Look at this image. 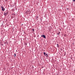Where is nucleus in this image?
<instances>
[{
    "label": "nucleus",
    "mask_w": 75,
    "mask_h": 75,
    "mask_svg": "<svg viewBox=\"0 0 75 75\" xmlns=\"http://www.w3.org/2000/svg\"><path fill=\"white\" fill-rule=\"evenodd\" d=\"M1 7L2 8V11H4V10H5V8H4V7H3V6H1Z\"/></svg>",
    "instance_id": "f257e3e1"
},
{
    "label": "nucleus",
    "mask_w": 75,
    "mask_h": 75,
    "mask_svg": "<svg viewBox=\"0 0 75 75\" xmlns=\"http://www.w3.org/2000/svg\"><path fill=\"white\" fill-rule=\"evenodd\" d=\"M42 37H43L44 38H46V37H45V35H41Z\"/></svg>",
    "instance_id": "f03ea898"
},
{
    "label": "nucleus",
    "mask_w": 75,
    "mask_h": 75,
    "mask_svg": "<svg viewBox=\"0 0 75 75\" xmlns=\"http://www.w3.org/2000/svg\"><path fill=\"white\" fill-rule=\"evenodd\" d=\"M8 12H7L6 13H4V15L5 16H6L7 15V14H8Z\"/></svg>",
    "instance_id": "7ed1b4c3"
},
{
    "label": "nucleus",
    "mask_w": 75,
    "mask_h": 75,
    "mask_svg": "<svg viewBox=\"0 0 75 75\" xmlns=\"http://www.w3.org/2000/svg\"><path fill=\"white\" fill-rule=\"evenodd\" d=\"M59 34H60V32H59L58 33H57V34L58 35H59Z\"/></svg>",
    "instance_id": "20e7f679"
},
{
    "label": "nucleus",
    "mask_w": 75,
    "mask_h": 75,
    "mask_svg": "<svg viewBox=\"0 0 75 75\" xmlns=\"http://www.w3.org/2000/svg\"><path fill=\"white\" fill-rule=\"evenodd\" d=\"M57 47H59V45H58V44H57Z\"/></svg>",
    "instance_id": "39448f33"
},
{
    "label": "nucleus",
    "mask_w": 75,
    "mask_h": 75,
    "mask_svg": "<svg viewBox=\"0 0 75 75\" xmlns=\"http://www.w3.org/2000/svg\"><path fill=\"white\" fill-rule=\"evenodd\" d=\"M14 57H15L16 55V53H14Z\"/></svg>",
    "instance_id": "423d86ee"
},
{
    "label": "nucleus",
    "mask_w": 75,
    "mask_h": 75,
    "mask_svg": "<svg viewBox=\"0 0 75 75\" xmlns=\"http://www.w3.org/2000/svg\"><path fill=\"white\" fill-rule=\"evenodd\" d=\"M43 53H44V55H45V54H46L45 52H43Z\"/></svg>",
    "instance_id": "0eeeda50"
},
{
    "label": "nucleus",
    "mask_w": 75,
    "mask_h": 75,
    "mask_svg": "<svg viewBox=\"0 0 75 75\" xmlns=\"http://www.w3.org/2000/svg\"><path fill=\"white\" fill-rule=\"evenodd\" d=\"M32 30H33V31H34V29H32Z\"/></svg>",
    "instance_id": "6e6552de"
},
{
    "label": "nucleus",
    "mask_w": 75,
    "mask_h": 75,
    "mask_svg": "<svg viewBox=\"0 0 75 75\" xmlns=\"http://www.w3.org/2000/svg\"><path fill=\"white\" fill-rule=\"evenodd\" d=\"M73 1H75V0H73Z\"/></svg>",
    "instance_id": "1a4fd4ad"
},
{
    "label": "nucleus",
    "mask_w": 75,
    "mask_h": 75,
    "mask_svg": "<svg viewBox=\"0 0 75 75\" xmlns=\"http://www.w3.org/2000/svg\"><path fill=\"white\" fill-rule=\"evenodd\" d=\"M46 55H48L47 54H46Z\"/></svg>",
    "instance_id": "9d476101"
},
{
    "label": "nucleus",
    "mask_w": 75,
    "mask_h": 75,
    "mask_svg": "<svg viewBox=\"0 0 75 75\" xmlns=\"http://www.w3.org/2000/svg\"><path fill=\"white\" fill-rule=\"evenodd\" d=\"M45 56H46V55H45V54H44Z\"/></svg>",
    "instance_id": "9b49d317"
}]
</instances>
